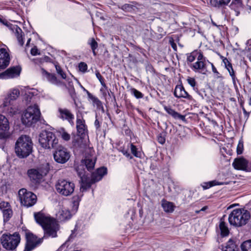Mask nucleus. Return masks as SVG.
I'll list each match as a JSON object with an SVG mask.
<instances>
[{
	"label": "nucleus",
	"instance_id": "obj_15",
	"mask_svg": "<svg viewBox=\"0 0 251 251\" xmlns=\"http://www.w3.org/2000/svg\"><path fill=\"white\" fill-rule=\"evenodd\" d=\"M58 117L63 120L67 121L70 124L73 125V120L75 118L74 114L66 108H59L58 109Z\"/></svg>",
	"mask_w": 251,
	"mask_h": 251
},
{
	"label": "nucleus",
	"instance_id": "obj_19",
	"mask_svg": "<svg viewBox=\"0 0 251 251\" xmlns=\"http://www.w3.org/2000/svg\"><path fill=\"white\" fill-rule=\"evenodd\" d=\"M207 62H204L203 61H197L193 63L191 67L194 71L198 72L205 75L207 71Z\"/></svg>",
	"mask_w": 251,
	"mask_h": 251
},
{
	"label": "nucleus",
	"instance_id": "obj_11",
	"mask_svg": "<svg viewBox=\"0 0 251 251\" xmlns=\"http://www.w3.org/2000/svg\"><path fill=\"white\" fill-rule=\"evenodd\" d=\"M19 196L21 203L26 207H30L35 204L37 197L31 192L25 189H21L19 191Z\"/></svg>",
	"mask_w": 251,
	"mask_h": 251
},
{
	"label": "nucleus",
	"instance_id": "obj_43",
	"mask_svg": "<svg viewBox=\"0 0 251 251\" xmlns=\"http://www.w3.org/2000/svg\"><path fill=\"white\" fill-rule=\"evenodd\" d=\"M79 70L82 72H85L87 69V65L84 62H80L78 65Z\"/></svg>",
	"mask_w": 251,
	"mask_h": 251
},
{
	"label": "nucleus",
	"instance_id": "obj_24",
	"mask_svg": "<svg viewBox=\"0 0 251 251\" xmlns=\"http://www.w3.org/2000/svg\"><path fill=\"white\" fill-rule=\"evenodd\" d=\"M161 205L164 211L167 213H172L174 210L175 205L172 202L162 200Z\"/></svg>",
	"mask_w": 251,
	"mask_h": 251
},
{
	"label": "nucleus",
	"instance_id": "obj_8",
	"mask_svg": "<svg viewBox=\"0 0 251 251\" xmlns=\"http://www.w3.org/2000/svg\"><path fill=\"white\" fill-rule=\"evenodd\" d=\"M47 164H43L37 168L31 169L27 171L30 179L34 182L39 183L49 172Z\"/></svg>",
	"mask_w": 251,
	"mask_h": 251
},
{
	"label": "nucleus",
	"instance_id": "obj_51",
	"mask_svg": "<svg viewBox=\"0 0 251 251\" xmlns=\"http://www.w3.org/2000/svg\"><path fill=\"white\" fill-rule=\"evenodd\" d=\"M157 141L161 144H163L165 142V138L162 135H159L157 137Z\"/></svg>",
	"mask_w": 251,
	"mask_h": 251
},
{
	"label": "nucleus",
	"instance_id": "obj_40",
	"mask_svg": "<svg viewBox=\"0 0 251 251\" xmlns=\"http://www.w3.org/2000/svg\"><path fill=\"white\" fill-rule=\"evenodd\" d=\"M131 151L132 153L137 157H140L141 153L140 152L137 151L136 146L133 144H131Z\"/></svg>",
	"mask_w": 251,
	"mask_h": 251
},
{
	"label": "nucleus",
	"instance_id": "obj_32",
	"mask_svg": "<svg viewBox=\"0 0 251 251\" xmlns=\"http://www.w3.org/2000/svg\"><path fill=\"white\" fill-rule=\"evenodd\" d=\"M59 133L63 140L68 141L71 139V135L67 133L64 128L59 130Z\"/></svg>",
	"mask_w": 251,
	"mask_h": 251
},
{
	"label": "nucleus",
	"instance_id": "obj_14",
	"mask_svg": "<svg viewBox=\"0 0 251 251\" xmlns=\"http://www.w3.org/2000/svg\"><path fill=\"white\" fill-rule=\"evenodd\" d=\"M232 165L235 169L251 172V162L248 163L247 160L243 158L235 159Z\"/></svg>",
	"mask_w": 251,
	"mask_h": 251
},
{
	"label": "nucleus",
	"instance_id": "obj_55",
	"mask_svg": "<svg viewBox=\"0 0 251 251\" xmlns=\"http://www.w3.org/2000/svg\"><path fill=\"white\" fill-rule=\"evenodd\" d=\"M94 125L97 129H98L100 127V124L98 119L95 120Z\"/></svg>",
	"mask_w": 251,
	"mask_h": 251
},
{
	"label": "nucleus",
	"instance_id": "obj_2",
	"mask_svg": "<svg viewBox=\"0 0 251 251\" xmlns=\"http://www.w3.org/2000/svg\"><path fill=\"white\" fill-rule=\"evenodd\" d=\"M251 218L250 213L244 208L233 209L228 216L230 225L235 227H241L247 224Z\"/></svg>",
	"mask_w": 251,
	"mask_h": 251
},
{
	"label": "nucleus",
	"instance_id": "obj_33",
	"mask_svg": "<svg viewBox=\"0 0 251 251\" xmlns=\"http://www.w3.org/2000/svg\"><path fill=\"white\" fill-rule=\"evenodd\" d=\"M242 251H251V240H247L244 242L241 246Z\"/></svg>",
	"mask_w": 251,
	"mask_h": 251
},
{
	"label": "nucleus",
	"instance_id": "obj_53",
	"mask_svg": "<svg viewBox=\"0 0 251 251\" xmlns=\"http://www.w3.org/2000/svg\"><path fill=\"white\" fill-rule=\"evenodd\" d=\"M131 8V6L128 4H125L122 6V9L126 11H129Z\"/></svg>",
	"mask_w": 251,
	"mask_h": 251
},
{
	"label": "nucleus",
	"instance_id": "obj_37",
	"mask_svg": "<svg viewBox=\"0 0 251 251\" xmlns=\"http://www.w3.org/2000/svg\"><path fill=\"white\" fill-rule=\"evenodd\" d=\"M212 67V70L213 73L214 74V77L216 79H223V77L222 75L217 71L216 68L214 66L213 64L212 63H210Z\"/></svg>",
	"mask_w": 251,
	"mask_h": 251
},
{
	"label": "nucleus",
	"instance_id": "obj_44",
	"mask_svg": "<svg viewBox=\"0 0 251 251\" xmlns=\"http://www.w3.org/2000/svg\"><path fill=\"white\" fill-rule=\"evenodd\" d=\"M187 81L189 85H190L194 88H195L196 85V81L194 78L188 77L187 79Z\"/></svg>",
	"mask_w": 251,
	"mask_h": 251
},
{
	"label": "nucleus",
	"instance_id": "obj_49",
	"mask_svg": "<svg viewBox=\"0 0 251 251\" xmlns=\"http://www.w3.org/2000/svg\"><path fill=\"white\" fill-rule=\"evenodd\" d=\"M223 62L224 63L226 69L228 67H229L230 66H231L232 65L231 63L228 61V60L226 58H225L223 60Z\"/></svg>",
	"mask_w": 251,
	"mask_h": 251
},
{
	"label": "nucleus",
	"instance_id": "obj_64",
	"mask_svg": "<svg viewBox=\"0 0 251 251\" xmlns=\"http://www.w3.org/2000/svg\"><path fill=\"white\" fill-rule=\"evenodd\" d=\"M200 212H201L200 210H196V211H195V212H196L197 214L199 213Z\"/></svg>",
	"mask_w": 251,
	"mask_h": 251
},
{
	"label": "nucleus",
	"instance_id": "obj_23",
	"mask_svg": "<svg viewBox=\"0 0 251 251\" xmlns=\"http://www.w3.org/2000/svg\"><path fill=\"white\" fill-rule=\"evenodd\" d=\"M164 109L165 111L170 115H171L174 118L176 119H180L182 121L185 120V117L184 116L182 115L178 112L175 111L174 109L171 108L170 107L165 106Z\"/></svg>",
	"mask_w": 251,
	"mask_h": 251
},
{
	"label": "nucleus",
	"instance_id": "obj_39",
	"mask_svg": "<svg viewBox=\"0 0 251 251\" xmlns=\"http://www.w3.org/2000/svg\"><path fill=\"white\" fill-rule=\"evenodd\" d=\"M131 93L137 99H140L143 97V94L135 88L130 89Z\"/></svg>",
	"mask_w": 251,
	"mask_h": 251
},
{
	"label": "nucleus",
	"instance_id": "obj_30",
	"mask_svg": "<svg viewBox=\"0 0 251 251\" xmlns=\"http://www.w3.org/2000/svg\"><path fill=\"white\" fill-rule=\"evenodd\" d=\"M88 44L90 46L94 55L96 56L97 53L95 50L98 48V43L95 41L94 38H91L89 39Z\"/></svg>",
	"mask_w": 251,
	"mask_h": 251
},
{
	"label": "nucleus",
	"instance_id": "obj_22",
	"mask_svg": "<svg viewBox=\"0 0 251 251\" xmlns=\"http://www.w3.org/2000/svg\"><path fill=\"white\" fill-rule=\"evenodd\" d=\"M57 217L60 221H65L71 218V213L69 211L65 208L60 210L56 214Z\"/></svg>",
	"mask_w": 251,
	"mask_h": 251
},
{
	"label": "nucleus",
	"instance_id": "obj_21",
	"mask_svg": "<svg viewBox=\"0 0 251 251\" xmlns=\"http://www.w3.org/2000/svg\"><path fill=\"white\" fill-rule=\"evenodd\" d=\"M11 29L13 31L15 36L16 37L19 44L21 46H23L24 43L23 40V36L24 35V33L22 31V29L17 25H13L11 26Z\"/></svg>",
	"mask_w": 251,
	"mask_h": 251
},
{
	"label": "nucleus",
	"instance_id": "obj_10",
	"mask_svg": "<svg viewBox=\"0 0 251 251\" xmlns=\"http://www.w3.org/2000/svg\"><path fill=\"white\" fill-rule=\"evenodd\" d=\"M20 241L19 234L13 235L3 234L1 237V242L3 248L8 250H13L16 248Z\"/></svg>",
	"mask_w": 251,
	"mask_h": 251
},
{
	"label": "nucleus",
	"instance_id": "obj_62",
	"mask_svg": "<svg viewBox=\"0 0 251 251\" xmlns=\"http://www.w3.org/2000/svg\"><path fill=\"white\" fill-rule=\"evenodd\" d=\"M31 41V39L30 38H29L28 40H27V43H26V46H27L28 45V44H29L30 42Z\"/></svg>",
	"mask_w": 251,
	"mask_h": 251
},
{
	"label": "nucleus",
	"instance_id": "obj_54",
	"mask_svg": "<svg viewBox=\"0 0 251 251\" xmlns=\"http://www.w3.org/2000/svg\"><path fill=\"white\" fill-rule=\"evenodd\" d=\"M123 153L124 155H125L126 157H127L130 159L132 158L131 155L127 151H123Z\"/></svg>",
	"mask_w": 251,
	"mask_h": 251
},
{
	"label": "nucleus",
	"instance_id": "obj_20",
	"mask_svg": "<svg viewBox=\"0 0 251 251\" xmlns=\"http://www.w3.org/2000/svg\"><path fill=\"white\" fill-rule=\"evenodd\" d=\"M243 5L242 0H232L229 5V7L235 12L236 16H238L240 11L243 9Z\"/></svg>",
	"mask_w": 251,
	"mask_h": 251
},
{
	"label": "nucleus",
	"instance_id": "obj_4",
	"mask_svg": "<svg viewBox=\"0 0 251 251\" xmlns=\"http://www.w3.org/2000/svg\"><path fill=\"white\" fill-rule=\"evenodd\" d=\"M41 113L38 105L35 104L27 107L22 117L23 124L30 126L36 123L40 118Z\"/></svg>",
	"mask_w": 251,
	"mask_h": 251
},
{
	"label": "nucleus",
	"instance_id": "obj_34",
	"mask_svg": "<svg viewBox=\"0 0 251 251\" xmlns=\"http://www.w3.org/2000/svg\"><path fill=\"white\" fill-rule=\"evenodd\" d=\"M3 215L4 220L8 221L12 215V211L9 208L4 209L3 210Z\"/></svg>",
	"mask_w": 251,
	"mask_h": 251
},
{
	"label": "nucleus",
	"instance_id": "obj_27",
	"mask_svg": "<svg viewBox=\"0 0 251 251\" xmlns=\"http://www.w3.org/2000/svg\"><path fill=\"white\" fill-rule=\"evenodd\" d=\"M76 128L77 132L80 134L84 133L86 129V126L85 124V121L83 119L77 118L76 120Z\"/></svg>",
	"mask_w": 251,
	"mask_h": 251
},
{
	"label": "nucleus",
	"instance_id": "obj_12",
	"mask_svg": "<svg viewBox=\"0 0 251 251\" xmlns=\"http://www.w3.org/2000/svg\"><path fill=\"white\" fill-rule=\"evenodd\" d=\"M53 157L57 163L64 164L69 159L70 153L67 149L60 147L54 152Z\"/></svg>",
	"mask_w": 251,
	"mask_h": 251
},
{
	"label": "nucleus",
	"instance_id": "obj_63",
	"mask_svg": "<svg viewBox=\"0 0 251 251\" xmlns=\"http://www.w3.org/2000/svg\"><path fill=\"white\" fill-rule=\"evenodd\" d=\"M74 236H74V235H73V233H72L70 235V237H69V239L70 240V239L74 238Z\"/></svg>",
	"mask_w": 251,
	"mask_h": 251
},
{
	"label": "nucleus",
	"instance_id": "obj_57",
	"mask_svg": "<svg viewBox=\"0 0 251 251\" xmlns=\"http://www.w3.org/2000/svg\"><path fill=\"white\" fill-rule=\"evenodd\" d=\"M0 22L3 25H8V22L5 20L0 18Z\"/></svg>",
	"mask_w": 251,
	"mask_h": 251
},
{
	"label": "nucleus",
	"instance_id": "obj_46",
	"mask_svg": "<svg viewBox=\"0 0 251 251\" xmlns=\"http://www.w3.org/2000/svg\"><path fill=\"white\" fill-rule=\"evenodd\" d=\"M243 150V144L241 142H239L237 147V154H241Z\"/></svg>",
	"mask_w": 251,
	"mask_h": 251
},
{
	"label": "nucleus",
	"instance_id": "obj_6",
	"mask_svg": "<svg viewBox=\"0 0 251 251\" xmlns=\"http://www.w3.org/2000/svg\"><path fill=\"white\" fill-rule=\"evenodd\" d=\"M106 174L107 169L103 167L98 169L92 174L91 179L90 180L85 181V176L82 178H80L82 181L80 190L82 192L86 191L91 187L92 184L101 180Z\"/></svg>",
	"mask_w": 251,
	"mask_h": 251
},
{
	"label": "nucleus",
	"instance_id": "obj_35",
	"mask_svg": "<svg viewBox=\"0 0 251 251\" xmlns=\"http://www.w3.org/2000/svg\"><path fill=\"white\" fill-rule=\"evenodd\" d=\"M223 183L217 182L216 181H212L204 183L202 185V187L204 189H207L210 188L212 186H215L217 185H221Z\"/></svg>",
	"mask_w": 251,
	"mask_h": 251
},
{
	"label": "nucleus",
	"instance_id": "obj_59",
	"mask_svg": "<svg viewBox=\"0 0 251 251\" xmlns=\"http://www.w3.org/2000/svg\"><path fill=\"white\" fill-rule=\"evenodd\" d=\"M242 109H243V111L244 113L245 114L247 115L248 116H249V113H250V112H248L246 111V109H245L244 107H242Z\"/></svg>",
	"mask_w": 251,
	"mask_h": 251
},
{
	"label": "nucleus",
	"instance_id": "obj_17",
	"mask_svg": "<svg viewBox=\"0 0 251 251\" xmlns=\"http://www.w3.org/2000/svg\"><path fill=\"white\" fill-rule=\"evenodd\" d=\"M9 55L5 49H0V70L5 69L9 64Z\"/></svg>",
	"mask_w": 251,
	"mask_h": 251
},
{
	"label": "nucleus",
	"instance_id": "obj_3",
	"mask_svg": "<svg viewBox=\"0 0 251 251\" xmlns=\"http://www.w3.org/2000/svg\"><path fill=\"white\" fill-rule=\"evenodd\" d=\"M33 143L30 138L27 135L20 137L15 144V152L21 158L27 157L32 152Z\"/></svg>",
	"mask_w": 251,
	"mask_h": 251
},
{
	"label": "nucleus",
	"instance_id": "obj_38",
	"mask_svg": "<svg viewBox=\"0 0 251 251\" xmlns=\"http://www.w3.org/2000/svg\"><path fill=\"white\" fill-rule=\"evenodd\" d=\"M55 67L57 74L59 75L62 78L65 79L66 77V75L65 73L63 71L60 66L58 64H55Z\"/></svg>",
	"mask_w": 251,
	"mask_h": 251
},
{
	"label": "nucleus",
	"instance_id": "obj_56",
	"mask_svg": "<svg viewBox=\"0 0 251 251\" xmlns=\"http://www.w3.org/2000/svg\"><path fill=\"white\" fill-rule=\"evenodd\" d=\"M247 45L248 46V50L251 51V39L248 40Z\"/></svg>",
	"mask_w": 251,
	"mask_h": 251
},
{
	"label": "nucleus",
	"instance_id": "obj_25",
	"mask_svg": "<svg viewBox=\"0 0 251 251\" xmlns=\"http://www.w3.org/2000/svg\"><path fill=\"white\" fill-rule=\"evenodd\" d=\"M231 0H210L211 4L217 8H224L227 6Z\"/></svg>",
	"mask_w": 251,
	"mask_h": 251
},
{
	"label": "nucleus",
	"instance_id": "obj_47",
	"mask_svg": "<svg viewBox=\"0 0 251 251\" xmlns=\"http://www.w3.org/2000/svg\"><path fill=\"white\" fill-rule=\"evenodd\" d=\"M96 76L98 78L99 81H100L101 84L103 86L105 87V84L104 83V82L103 81V79L102 76H101V75H100V74L99 72H97L96 73Z\"/></svg>",
	"mask_w": 251,
	"mask_h": 251
},
{
	"label": "nucleus",
	"instance_id": "obj_5",
	"mask_svg": "<svg viewBox=\"0 0 251 251\" xmlns=\"http://www.w3.org/2000/svg\"><path fill=\"white\" fill-rule=\"evenodd\" d=\"M39 142L42 148L49 149L56 147L58 144V139L53 132L43 130L39 134Z\"/></svg>",
	"mask_w": 251,
	"mask_h": 251
},
{
	"label": "nucleus",
	"instance_id": "obj_41",
	"mask_svg": "<svg viewBox=\"0 0 251 251\" xmlns=\"http://www.w3.org/2000/svg\"><path fill=\"white\" fill-rule=\"evenodd\" d=\"M197 50L192 52L187 56V61L190 62H193L196 58Z\"/></svg>",
	"mask_w": 251,
	"mask_h": 251
},
{
	"label": "nucleus",
	"instance_id": "obj_61",
	"mask_svg": "<svg viewBox=\"0 0 251 251\" xmlns=\"http://www.w3.org/2000/svg\"><path fill=\"white\" fill-rule=\"evenodd\" d=\"M207 208H208V207L207 206H205L203 207L201 209H200V211H204L205 210H206L207 209Z\"/></svg>",
	"mask_w": 251,
	"mask_h": 251
},
{
	"label": "nucleus",
	"instance_id": "obj_28",
	"mask_svg": "<svg viewBox=\"0 0 251 251\" xmlns=\"http://www.w3.org/2000/svg\"><path fill=\"white\" fill-rule=\"evenodd\" d=\"M219 229L220 231L221 235L223 237L226 236L229 234V230L226 226V223L221 219L219 224Z\"/></svg>",
	"mask_w": 251,
	"mask_h": 251
},
{
	"label": "nucleus",
	"instance_id": "obj_31",
	"mask_svg": "<svg viewBox=\"0 0 251 251\" xmlns=\"http://www.w3.org/2000/svg\"><path fill=\"white\" fill-rule=\"evenodd\" d=\"M47 79L52 84L58 85L60 83V81L57 78L54 74L50 73Z\"/></svg>",
	"mask_w": 251,
	"mask_h": 251
},
{
	"label": "nucleus",
	"instance_id": "obj_50",
	"mask_svg": "<svg viewBox=\"0 0 251 251\" xmlns=\"http://www.w3.org/2000/svg\"><path fill=\"white\" fill-rule=\"evenodd\" d=\"M223 62L224 63L226 69L228 67H229L230 66H231L232 65L231 63L228 61V60L226 58H225L223 60Z\"/></svg>",
	"mask_w": 251,
	"mask_h": 251
},
{
	"label": "nucleus",
	"instance_id": "obj_58",
	"mask_svg": "<svg viewBox=\"0 0 251 251\" xmlns=\"http://www.w3.org/2000/svg\"><path fill=\"white\" fill-rule=\"evenodd\" d=\"M0 22L3 25H8V22L5 20L0 18Z\"/></svg>",
	"mask_w": 251,
	"mask_h": 251
},
{
	"label": "nucleus",
	"instance_id": "obj_36",
	"mask_svg": "<svg viewBox=\"0 0 251 251\" xmlns=\"http://www.w3.org/2000/svg\"><path fill=\"white\" fill-rule=\"evenodd\" d=\"M196 57H197V61H203L204 62H207L208 64H210V62L208 60H206L205 57L203 55L201 51H197L196 53Z\"/></svg>",
	"mask_w": 251,
	"mask_h": 251
},
{
	"label": "nucleus",
	"instance_id": "obj_29",
	"mask_svg": "<svg viewBox=\"0 0 251 251\" xmlns=\"http://www.w3.org/2000/svg\"><path fill=\"white\" fill-rule=\"evenodd\" d=\"M223 251H237V247L232 240H229L225 247V249H223Z\"/></svg>",
	"mask_w": 251,
	"mask_h": 251
},
{
	"label": "nucleus",
	"instance_id": "obj_13",
	"mask_svg": "<svg viewBox=\"0 0 251 251\" xmlns=\"http://www.w3.org/2000/svg\"><path fill=\"white\" fill-rule=\"evenodd\" d=\"M20 91L18 89H13L11 93L8 95V97L6 98L2 104L3 107L5 108L4 110H9V107H10V109H12V111L10 110V112H14V110L12 109L11 106L13 104V101L15 100L19 96Z\"/></svg>",
	"mask_w": 251,
	"mask_h": 251
},
{
	"label": "nucleus",
	"instance_id": "obj_26",
	"mask_svg": "<svg viewBox=\"0 0 251 251\" xmlns=\"http://www.w3.org/2000/svg\"><path fill=\"white\" fill-rule=\"evenodd\" d=\"M9 128V121L3 115L0 114V130L6 131Z\"/></svg>",
	"mask_w": 251,
	"mask_h": 251
},
{
	"label": "nucleus",
	"instance_id": "obj_60",
	"mask_svg": "<svg viewBox=\"0 0 251 251\" xmlns=\"http://www.w3.org/2000/svg\"><path fill=\"white\" fill-rule=\"evenodd\" d=\"M249 110H250V111H251V95L249 100Z\"/></svg>",
	"mask_w": 251,
	"mask_h": 251
},
{
	"label": "nucleus",
	"instance_id": "obj_42",
	"mask_svg": "<svg viewBox=\"0 0 251 251\" xmlns=\"http://www.w3.org/2000/svg\"><path fill=\"white\" fill-rule=\"evenodd\" d=\"M226 69L228 71L230 76L232 77V80H233V82L234 83L236 77H235V73H234V70L233 69L232 65L231 66H230L229 67L227 68Z\"/></svg>",
	"mask_w": 251,
	"mask_h": 251
},
{
	"label": "nucleus",
	"instance_id": "obj_9",
	"mask_svg": "<svg viewBox=\"0 0 251 251\" xmlns=\"http://www.w3.org/2000/svg\"><path fill=\"white\" fill-rule=\"evenodd\" d=\"M96 160V157L91 155L87 156L84 159L81 160V164L75 169L80 178H82L85 176L86 172L84 167L85 166L88 171H92L94 168Z\"/></svg>",
	"mask_w": 251,
	"mask_h": 251
},
{
	"label": "nucleus",
	"instance_id": "obj_48",
	"mask_svg": "<svg viewBox=\"0 0 251 251\" xmlns=\"http://www.w3.org/2000/svg\"><path fill=\"white\" fill-rule=\"evenodd\" d=\"M30 53L32 55H36L37 54H39V52H38V50L36 47L32 48L30 51Z\"/></svg>",
	"mask_w": 251,
	"mask_h": 251
},
{
	"label": "nucleus",
	"instance_id": "obj_18",
	"mask_svg": "<svg viewBox=\"0 0 251 251\" xmlns=\"http://www.w3.org/2000/svg\"><path fill=\"white\" fill-rule=\"evenodd\" d=\"M174 94L177 98H185L191 100L192 97L185 90L181 85H177L176 86Z\"/></svg>",
	"mask_w": 251,
	"mask_h": 251
},
{
	"label": "nucleus",
	"instance_id": "obj_16",
	"mask_svg": "<svg viewBox=\"0 0 251 251\" xmlns=\"http://www.w3.org/2000/svg\"><path fill=\"white\" fill-rule=\"evenodd\" d=\"M20 73V70L17 67H11L0 73V78H10L19 76Z\"/></svg>",
	"mask_w": 251,
	"mask_h": 251
},
{
	"label": "nucleus",
	"instance_id": "obj_7",
	"mask_svg": "<svg viewBox=\"0 0 251 251\" xmlns=\"http://www.w3.org/2000/svg\"><path fill=\"white\" fill-rule=\"evenodd\" d=\"M55 188L59 194L64 196H69L74 192L75 184L73 182L67 179H60L56 183Z\"/></svg>",
	"mask_w": 251,
	"mask_h": 251
},
{
	"label": "nucleus",
	"instance_id": "obj_52",
	"mask_svg": "<svg viewBox=\"0 0 251 251\" xmlns=\"http://www.w3.org/2000/svg\"><path fill=\"white\" fill-rule=\"evenodd\" d=\"M9 206V203L7 202L2 201L0 202V208L2 209V208H7Z\"/></svg>",
	"mask_w": 251,
	"mask_h": 251
},
{
	"label": "nucleus",
	"instance_id": "obj_45",
	"mask_svg": "<svg viewBox=\"0 0 251 251\" xmlns=\"http://www.w3.org/2000/svg\"><path fill=\"white\" fill-rule=\"evenodd\" d=\"M40 74L42 75L43 77L47 78L49 76L50 73L46 71L44 68H41L39 70Z\"/></svg>",
	"mask_w": 251,
	"mask_h": 251
},
{
	"label": "nucleus",
	"instance_id": "obj_1",
	"mask_svg": "<svg viewBox=\"0 0 251 251\" xmlns=\"http://www.w3.org/2000/svg\"><path fill=\"white\" fill-rule=\"evenodd\" d=\"M34 216L36 222L43 227L44 236L42 238L37 239L32 233L26 231V243L24 251H31L42 242L43 238L57 237V232L59 229V224L55 219L46 216L41 212L35 213Z\"/></svg>",
	"mask_w": 251,
	"mask_h": 251
}]
</instances>
